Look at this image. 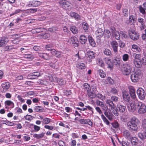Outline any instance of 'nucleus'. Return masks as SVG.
I'll use <instances>...</instances> for the list:
<instances>
[{"label":"nucleus","instance_id":"nucleus-1","mask_svg":"<svg viewBox=\"0 0 146 146\" xmlns=\"http://www.w3.org/2000/svg\"><path fill=\"white\" fill-rule=\"evenodd\" d=\"M128 110L131 112H134L137 110V112L140 114H144L146 112V106L145 104L140 102L138 101L135 103L132 102L130 105H127Z\"/></svg>","mask_w":146,"mask_h":146},{"label":"nucleus","instance_id":"nucleus-2","mask_svg":"<svg viewBox=\"0 0 146 146\" xmlns=\"http://www.w3.org/2000/svg\"><path fill=\"white\" fill-rule=\"evenodd\" d=\"M133 56L134 58L133 63L136 67H141L143 63L146 64V58L145 57H143L142 54L134 53L133 54Z\"/></svg>","mask_w":146,"mask_h":146},{"label":"nucleus","instance_id":"nucleus-3","mask_svg":"<svg viewBox=\"0 0 146 146\" xmlns=\"http://www.w3.org/2000/svg\"><path fill=\"white\" fill-rule=\"evenodd\" d=\"M138 119L135 117H132L127 123V127L131 131H136L137 129Z\"/></svg>","mask_w":146,"mask_h":146},{"label":"nucleus","instance_id":"nucleus-4","mask_svg":"<svg viewBox=\"0 0 146 146\" xmlns=\"http://www.w3.org/2000/svg\"><path fill=\"white\" fill-rule=\"evenodd\" d=\"M132 68V65L131 64L126 63L122 66L121 70L124 75L127 76L131 72Z\"/></svg>","mask_w":146,"mask_h":146},{"label":"nucleus","instance_id":"nucleus-5","mask_svg":"<svg viewBox=\"0 0 146 146\" xmlns=\"http://www.w3.org/2000/svg\"><path fill=\"white\" fill-rule=\"evenodd\" d=\"M141 71L138 70L131 75L130 78L132 81L133 82H137L139 78V76L141 74Z\"/></svg>","mask_w":146,"mask_h":146},{"label":"nucleus","instance_id":"nucleus-6","mask_svg":"<svg viewBox=\"0 0 146 146\" xmlns=\"http://www.w3.org/2000/svg\"><path fill=\"white\" fill-rule=\"evenodd\" d=\"M128 33L130 38L132 40H136L139 38V34L134 29H130Z\"/></svg>","mask_w":146,"mask_h":146},{"label":"nucleus","instance_id":"nucleus-7","mask_svg":"<svg viewBox=\"0 0 146 146\" xmlns=\"http://www.w3.org/2000/svg\"><path fill=\"white\" fill-rule=\"evenodd\" d=\"M137 93L139 98L141 100H144L145 97V93L142 88H139L137 91Z\"/></svg>","mask_w":146,"mask_h":146},{"label":"nucleus","instance_id":"nucleus-8","mask_svg":"<svg viewBox=\"0 0 146 146\" xmlns=\"http://www.w3.org/2000/svg\"><path fill=\"white\" fill-rule=\"evenodd\" d=\"M104 30L102 28L98 27L95 32L96 37L98 39H100L103 36L104 34Z\"/></svg>","mask_w":146,"mask_h":146},{"label":"nucleus","instance_id":"nucleus-9","mask_svg":"<svg viewBox=\"0 0 146 146\" xmlns=\"http://www.w3.org/2000/svg\"><path fill=\"white\" fill-rule=\"evenodd\" d=\"M111 34L117 40H119L120 38V32H118L116 31L114 27H111Z\"/></svg>","mask_w":146,"mask_h":146},{"label":"nucleus","instance_id":"nucleus-10","mask_svg":"<svg viewBox=\"0 0 146 146\" xmlns=\"http://www.w3.org/2000/svg\"><path fill=\"white\" fill-rule=\"evenodd\" d=\"M104 60L108 65V68H109L110 70L113 69L114 65L111 59L108 58L106 57L104 58Z\"/></svg>","mask_w":146,"mask_h":146},{"label":"nucleus","instance_id":"nucleus-11","mask_svg":"<svg viewBox=\"0 0 146 146\" xmlns=\"http://www.w3.org/2000/svg\"><path fill=\"white\" fill-rule=\"evenodd\" d=\"M123 97L125 101L129 102L130 100V97L128 92L126 90H124L122 92Z\"/></svg>","mask_w":146,"mask_h":146},{"label":"nucleus","instance_id":"nucleus-12","mask_svg":"<svg viewBox=\"0 0 146 146\" xmlns=\"http://www.w3.org/2000/svg\"><path fill=\"white\" fill-rule=\"evenodd\" d=\"M114 52H117V48L118 46L117 42L116 41H113L110 43Z\"/></svg>","mask_w":146,"mask_h":146},{"label":"nucleus","instance_id":"nucleus-13","mask_svg":"<svg viewBox=\"0 0 146 146\" xmlns=\"http://www.w3.org/2000/svg\"><path fill=\"white\" fill-rule=\"evenodd\" d=\"M1 86L3 88V92H5L7 91L9 88L10 86V84L8 82H6L3 83L1 85Z\"/></svg>","mask_w":146,"mask_h":146},{"label":"nucleus","instance_id":"nucleus-14","mask_svg":"<svg viewBox=\"0 0 146 146\" xmlns=\"http://www.w3.org/2000/svg\"><path fill=\"white\" fill-rule=\"evenodd\" d=\"M61 6L62 8L65 9H68L69 11L71 10L70 4L68 2L65 1L63 2L61 4Z\"/></svg>","mask_w":146,"mask_h":146},{"label":"nucleus","instance_id":"nucleus-15","mask_svg":"<svg viewBox=\"0 0 146 146\" xmlns=\"http://www.w3.org/2000/svg\"><path fill=\"white\" fill-rule=\"evenodd\" d=\"M131 141L133 146H136L137 145L139 141L137 138L136 137H132L131 138Z\"/></svg>","mask_w":146,"mask_h":146},{"label":"nucleus","instance_id":"nucleus-16","mask_svg":"<svg viewBox=\"0 0 146 146\" xmlns=\"http://www.w3.org/2000/svg\"><path fill=\"white\" fill-rule=\"evenodd\" d=\"M123 113L121 116V119L123 121L125 122L127 121V119L129 118V116L126 111Z\"/></svg>","mask_w":146,"mask_h":146},{"label":"nucleus","instance_id":"nucleus-17","mask_svg":"<svg viewBox=\"0 0 146 146\" xmlns=\"http://www.w3.org/2000/svg\"><path fill=\"white\" fill-rule=\"evenodd\" d=\"M38 56L43 59L48 60L49 59V56L48 54L46 53H38Z\"/></svg>","mask_w":146,"mask_h":146},{"label":"nucleus","instance_id":"nucleus-18","mask_svg":"<svg viewBox=\"0 0 146 146\" xmlns=\"http://www.w3.org/2000/svg\"><path fill=\"white\" fill-rule=\"evenodd\" d=\"M133 50L135 52H140L141 51V49L137 45L133 44L132 46Z\"/></svg>","mask_w":146,"mask_h":146},{"label":"nucleus","instance_id":"nucleus-19","mask_svg":"<svg viewBox=\"0 0 146 146\" xmlns=\"http://www.w3.org/2000/svg\"><path fill=\"white\" fill-rule=\"evenodd\" d=\"M138 136L141 139L145 138L146 139V129L143 131V132L139 133L138 134Z\"/></svg>","mask_w":146,"mask_h":146},{"label":"nucleus","instance_id":"nucleus-20","mask_svg":"<svg viewBox=\"0 0 146 146\" xmlns=\"http://www.w3.org/2000/svg\"><path fill=\"white\" fill-rule=\"evenodd\" d=\"M45 133L44 132L42 133L37 134L36 133L33 134V136L34 137L36 138L37 139H39L42 138L44 135Z\"/></svg>","mask_w":146,"mask_h":146},{"label":"nucleus","instance_id":"nucleus-21","mask_svg":"<svg viewBox=\"0 0 146 146\" xmlns=\"http://www.w3.org/2000/svg\"><path fill=\"white\" fill-rule=\"evenodd\" d=\"M117 108L119 110V111L122 113L126 111V108L125 106L118 105Z\"/></svg>","mask_w":146,"mask_h":146},{"label":"nucleus","instance_id":"nucleus-22","mask_svg":"<svg viewBox=\"0 0 146 146\" xmlns=\"http://www.w3.org/2000/svg\"><path fill=\"white\" fill-rule=\"evenodd\" d=\"M34 110L36 112H42L44 111V109L42 107L36 106L34 107Z\"/></svg>","mask_w":146,"mask_h":146},{"label":"nucleus","instance_id":"nucleus-23","mask_svg":"<svg viewBox=\"0 0 146 146\" xmlns=\"http://www.w3.org/2000/svg\"><path fill=\"white\" fill-rule=\"evenodd\" d=\"M51 53L56 57H59L60 56V52L54 49H52L50 51Z\"/></svg>","mask_w":146,"mask_h":146},{"label":"nucleus","instance_id":"nucleus-24","mask_svg":"<svg viewBox=\"0 0 146 146\" xmlns=\"http://www.w3.org/2000/svg\"><path fill=\"white\" fill-rule=\"evenodd\" d=\"M88 40L89 42L90 45L92 46H95L96 44L92 36H89L88 37Z\"/></svg>","mask_w":146,"mask_h":146},{"label":"nucleus","instance_id":"nucleus-25","mask_svg":"<svg viewBox=\"0 0 146 146\" xmlns=\"http://www.w3.org/2000/svg\"><path fill=\"white\" fill-rule=\"evenodd\" d=\"M70 14L71 17H74L76 19L78 20L80 19V16L75 13L71 12Z\"/></svg>","mask_w":146,"mask_h":146},{"label":"nucleus","instance_id":"nucleus-26","mask_svg":"<svg viewBox=\"0 0 146 146\" xmlns=\"http://www.w3.org/2000/svg\"><path fill=\"white\" fill-rule=\"evenodd\" d=\"M77 68L79 69L82 70L84 69L86 67L85 64L83 63H78L76 65Z\"/></svg>","mask_w":146,"mask_h":146},{"label":"nucleus","instance_id":"nucleus-27","mask_svg":"<svg viewBox=\"0 0 146 146\" xmlns=\"http://www.w3.org/2000/svg\"><path fill=\"white\" fill-rule=\"evenodd\" d=\"M75 42H78L76 37L72 36L68 40V42L70 44H73Z\"/></svg>","mask_w":146,"mask_h":146},{"label":"nucleus","instance_id":"nucleus-28","mask_svg":"<svg viewBox=\"0 0 146 146\" xmlns=\"http://www.w3.org/2000/svg\"><path fill=\"white\" fill-rule=\"evenodd\" d=\"M80 40L81 44H85L87 41L86 37L85 35H82L80 36Z\"/></svg>","mask_w":146,"mask_h":146},{"label":"nucleus","instance_id":"nucleus-29","mask_svg":"<svg viewBox=\"0 0 146 146\" xmlns=\"http://www.w3.org/2000/svg\"><path fill=\"white\" fill-rule=\"evenodd\" d=\"M87 55L89 58L92 59L95 58L94 53L92 51H88Z\"/></svg>","mask_w":146,"mask_h":146},{"label":"nucleus","instance_id":"nucleus-30","mask_svg":"<svg viewBox=\"0 0 146 146\" xmlns=\"http://www.w3.org/2000/svg\"><path fill=\"white\" fill-rule=\"evenodd\" d=\"M52 80H51V82H57L58 83V82H62L63 81L62 79L58 78L57 77L54 76H51Z\"/></svg>","mask_w":146,"mask_h":146},{"label":"nucleus","instance_id":"nucleus-31","mask_svg":"<svg viewBox=\"0 0 146 146\" xmlns=\"http://www.w3.org/2000/svg\"><path fill=\"white\" fill-rule=\"evenodd\" d=\"M5 104L6 105L10 106L11 108H13L14 107V103L10 100H7L5 102Z\"/></svg>","mask_w":146,"mask_h":146},{"label":"nucleus","instance_id":"nucleus-32","mask_svg":"<svg viewBox=\"0 0 146 146\" xmlns=\"http://www.w3.org/2000/svg\"><path fill=\"white\" fill-rule=\"evenodd\" d=\"M123 134L124 136L127 138L130 137V131L127 130H125L123 132Z\"/></svg>","mask_w":146,"mask_h":146},{"label":"nucleus","instance_id":"nucleus-33","mask_svg":"<svg viewBox=\"0 0 146 146\" xmlns=\"http://www.w3.org/2000/svg\"><path fill=\"white\" fill-rule=\"evenodd\" d=\"M70 30L73 34H76L78 32V30L76 27L74 26H71Z\"/></svg>","mask_w":146,"mask_h":146},{"label":"nucleus","instance_id":"nucleus-34","mask_svg":"<svg viewBox=\"0 0 146 146\" xmlns=\"http://www.w3.org/2000/svg\"><path fill=\"white\" fill-rule=\"evenodd\" d=\"M98 72L100 76L102 78H105L106 76V73L104 72L103 70L101 69H99L98 70Z\"/></svg>","mask_w":146,"mask_h":146},{"label":"nucleus","instance_id":"nucleus-35","mask_svg":"<svg viewBox=\"0 0 146 146\" xmlns=\"http://www.w3.org/2000/svg\"><path fill=\"white\" fill-rule=\"evenodd\" d=\"M104 54L108 56L111 57L112 56V54L111 51L109 49L106 48L104 51Z\"/></svg>","mask_w":146,"mask_h":146},{"label":"nucleus","instance_id":"nucleus-36","mask_svg":"<svg viewBox=\"0 0 146 146\" xmlns=\"http://www.w3.org/2000/svg\"><path fill=\"white\" fill-rule=\"evenodd\" d=\"M106 104H108L109 106L110 107L111 110L114 107V105L113 102V101L110 100H107L106 101Z\"/></svg>","mask_w":146,"mask_h":146},{"label":"nucleus","instance_id":"nucleus-37","mask_svg":"<svg viewBox=\"0 0 146 146\" xmlns=\"http://www.w3.org/2000/svg\"><path fill=\"white\" fill-rule=\"evenodd\" d=\"M104 114L106 116L108 117V118L110 120H111L113 119V114L111 113H108L106 111L104 112Z\"/></svg>","mask_w":146,"mask_h":146},{"label":"nucleus","instance_id":"nucleus-38","mask_svg":"<svg viewBox=\"0 0 146 146\" xmlns=\"http://www.w3.org/2000/svg\"><path fill=\"white\" fill-rule=\"evenodd\" d=\"M82 26L84 31L86 33L88 32V26L87 23L84 22L82 24Z\"/></svg>","mask_w":146,"mask_h":146},{"label":"nucleus","instance_id":"nucleus-39","mask_svg":"<svg viewBox=\"0 0 146 146\" xmlns=\"http://www.w3.org/2000/svg\"><path fill=\"white\" fill-rule=\"evenodd\" d=\"M42 122L44 124H48L51 122V119L50 118L46 117L44 118Z\"/></svg>","mask_w":146,"mask_h":146},{"label":"nucleus","instance_id":"nucleus-40","mask_svg":"<svg viewBox=\"0 0 146 146\" xmlns=\"http://www.w3.org/2000/svg\"><path fill=\"white\" fill-rule=\"evenodd\" d=\"M97 63L99 65L102 67H103L104 66V64L101 58L98 59Z\"/></svg>","mask_w":146,"mask_h":146},{"label":"nucleus","instance_id":"nucleus-41","mask_svg":"<svg viewBox=\"0 0 146 146\" xmlns=\"http://www.w3.org/2000/svg\"><path fill=\"white\" fill-rule=\"evenodd\" d=\"M104 31L105 32V37L107 38H109L111 35L110 31L107 29L104 30Z\"/></svg>","mask_w":146,"mask_h":146},{"label":"nucleus","instance_id":"nucleus-42","mask_svg":"<svg viewBox=\"0 0 146 146\" xmlns=\"http://www.w3.org/2000/svg\"><path fill=\"white\" fill-rule=\"evenodd\" d=\"M33 55L31 54H25L23 55V57L26 58H27L29 60H31L34 58L32 56Z\"/></svg>","mask_w":146,"mask_h":146},{"label":"nucleus","instance_id":"nucleus-43","mask_svg":"<svg viewBox=\"0 0 146 146\" xmlns=\"http://www.w3.org/2000/svg\"><path fill=\"white\" fill-rule=\"evenodd\" d=\"M96 97L99 99H101L102 101H104L105 99V96L100 93H98L96 95Z\"/></svg>","mask_w":146,"mask_h":146},{"label":"nucleus","instance_id":"nucleus-44","mask_svg":"<svg viewBox=\"0 0 146 146\" xmlns=\"http://www.w3.org/2000/svg\"><path fill=\"white\" fill-rule=\"evenodd\" d=\"M120 37L121 36L122 38H127V36L126 33L122 31H120Z\"/></svg>","mask_w":146,"mask_h":146},{"label":"nucleus","instance_id":"nucleus-45","mask_svg":"<svg viewBox=\"0 0 146 146\" xmlns=\"http://www.w3.org/2000/svg\"><path fill=\"white\" fill-rule=\"evenodd\" d=\"M48 31L50 32L54 33L56 31H58V29L56 27H54L49 28Z\"/></svg>","mask_w":146,"mask_h":146},{"label":"nucleus","instance_id":"nucleus-46","mask_svg":"<svg viewBox=\"0 0 146 146\" xmlns=\"http://www.w3.org/2000/svg\"><path fill=\"white\" fill-rule=\"evenodd\" d=\"M101 118L104 121L107 125H109L110 124V122L105 117L103 114H102L101 115Z\"/></svg>","mask_w":146,"mask_h":146},{"label":"nucleus","instance_id":"nucleus-47","mask_svg":"<svg viewBox=\"0 0 146 146\" xmlns=\"http://www.w3.org/2000/svg\"><path fill=\"white\" fill-rule=\"evenodd\" d=\"M128 88L130 94L135 92V89L133 86H129L128 87Z\"/></svg>","mask_w":146,"mask_h":146},{"label":"nucleus","instance_id":"nucleus-48","mask_svg":"<svg viewBox=\"0 0 146 146\" xmlns=\"http://www.w3.org/2000/svg\"><path fill=\"white\" fill-rule=\"evenodd\" d=\"M129 58V56L127 54H123L122 56V59L123 61L126 62L127 61Z\"/></svg>","mask_w":146,"mask_h":146},{"label":"nucleus","instance_id":"nucleus-49","mask_svg":"<svg viewBox=\"0 0 146 146\" xmlns=\"http://www.w3.org/2000/svg\"><path fill=\"white\" fill-rule=\"evenodd\" d=\"M135 19L136 18L135 16L131 15L129 17V21L131 23H133L134 22Z\"/></svg>","mask_w":146,"mask_h":146},{"label":"nucleus","instance_id":"nucleus-50","mask_svg":"<svg viewBox=\"0 0 146 146\" xmlns=\"http://www.w3.org/2000/svg\"><path fill=\"white\" fill-rule=\"evenodd\" d=\"M33 7H37L39 6L41 4V3L37 1H33Z\"/></svg>","mask_w":146,"mask_h":146},{"label":"nucleus","instance_id":"nucleus-51","mask_svg":"<svg viewBox=\"0 0 146 146\" xmlns=\"http://www.w3.org/2000/svg\"><path fill=\"white\" fill-rule=\"evenodd\" d=\"M122 12L123 15L125 16H128V11L127 9L126 8H124L123 9Z\"/></svg>","mask_w":146,"mask_h":146},{"label":"nucleus","instance_id":"nucleus-52","mask_svg":"<svg viewBox=\"0 0 146 146\" xmlns=\"http://www.w3.org/2000/svg\"><path fill=\"white\" fill-rule=\"evenodd\" d=\"M139 9L140 12L142 13V14H144L145 13V9L141 5L139 6Z\"/></svg>","mask_w":146,"mask_h":146},{"label":"nucleus","instance_id":"nucleus-53","mask_svg":"<svg viewBox=\"0 0 146 146\" xmlns=\"http://www.w3.org/2000/svg\"><path fill=\"white\" fill-rule=\"evenodd\" d=\"M96 103L97 106H100L101 107L104 106V103L98 100H96Z\"/></svg>","mask_w":146,"mask_h":146},{"label":"nucleus","instance_id":"nucleus-54","mask_svg":"<svg viewBox=\"0 0 146 146\" xmlns=\"http://www.w3.org/2000/svg\"><path fill=\"white\" fill-rule=\"evenodd\" d=\"M60 137V135L58 134L55 133L53 134L52 138L53 139H59Z\"/></svg>","mask_w":146,"mask_h":146},{"label":"nucleus","instance_id":"nucleus-55","mask_svg":"<svg viewBox=\"0 0 146 146\" xmlns=\"http://www.w3.org/2000/svg\"><path fill=\"white\" fill-rule=\"evenodd\" d=\"M12 46H6L4 48L5 51L10 50L13 48H14Z\"/></svg>","mask_w":146,"mask_h":146},{"label":"nucleus","instance_id":"nucleus-56","mask_svg":"<svg viewBox=\"0 0 146 146\" xmlns=\"http://www.w3.org/2000/svg\"><path fill=\"white\" fill-rule=\"evenodd\" d=\"M6 42L5 39L0 40V47H2L4 45Z\"/></svg>","mask_w":146,"mask_h":146},{"label":"nucleus","instance_id":"nucleus-57","mask_svg":"<svg viewBox=\"0 0 146 146\" xmlns=\"http://www.w3.org/2000/svg\"><path fill=\"white\" fill-rule=\"evenodd\" d=\"M130 94L132 99H133L135 100H137V98L135 92L130 93Z\"/></svg>","mask_w":146,"mask_h":146},{"label":"nucleus","instance_id":"nucleus-58","mask_svg":"<svg viewBox=\"0 0 146 146\" xmlns=\"http://www.w3.org/2000/svg\"><path fill=\"white\" fill-rule=\"evenodd\" d=\"M22 11V10L20 9H18L17 10H16L13 13H11L10 14V16H11L12 15H13L15 14H16L18 13H20V12H21Z\"/></svg>","mask_w":146,"mask_h":146},{"label":"nucleus","instance_id":"nucleus-59","mask_svg":"<svg viewBox=\"0 0 146 146\" xmlns=\"http://www.w3.org/2000/svg\"><path fill=\"white\" fill-rule=\"evenodd\" d=\"M25 77H24L22 75H20L18 76L16 78L15 80L18 81L19 80H24Z\"/></svg>","mask_w":146,"mask_h":146},{"label":"nucleus","instance_id":"nucleus-60","mask_svg":"<svg viewBox=\"0 0 146 146\" xmlns=\"http://www.w3.org/2000/svg\"><path fill=\"white\" fill-rule=\"evenodd\" d=\"M142 126L145 130L146 129V119H144L143 120Z\"/></svg>","mask_w":146,"mask_h":146},{"label":"nucleus","instance_id":"nucleus-61","mask_svg":"<svg viewBox=\"0 0 146 146\" xmlns=\"http://www.w3.org/2000/svg\"><path fill=\"white\" fill-rule=\"evenodd\" d=\"M111 100L112 101L114 102H117L118 100V98L116 96H112L111 97Z\"/></svg>","mask_w":146,"mask_h":146},{"label":"nucleus","instance_id":"nucleus-62","mask_svg":"<svg viewBox=\"0 0 146 146\" xmlns=\"http://www.w3.org/2000/svg\"><path fill=\"white\" fill-rule=\"evenodd\" d=\"M25 119L28 120L29 121H31L33 119V118L32 117V116L30 115H27L25 117Z\"/></svg>","mask_w":146,"mask_h":146},{"label":"nucleus","instance_id":"nucleus-63","mask_svg":"<svg viewBox=\"0 0 146 146\" xmlns=\"http://www.w3.org/2000/svg\"><path fill=\"white\" fill-rule=\"evenodd\" d=\"M87 119H81L79 120V122L82 124H87Z\"/></svg>","mask_w":146,"mask_h":146},{"label":"nucleus","instance_id":"nucleus-64","mask_svg":"<svg viewBox=\"0 0 146 146\" xmlns=\"http://www.w3.org/2000/svg\"><path fill=\"white\" fill-rule=\"evenodd\" d=\"M138 21L139 22L141 23V25L145 24L144 19L142 18H139L138 19Z\"/></svg>","mask_w":146,"mask_h":146}]
</instances>
